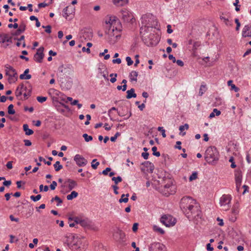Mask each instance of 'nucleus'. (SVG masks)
I'll list each match as a JSON object with an SVG mask.
<instances>
[{"label":"nucleus","instance_id":"obj_1","mask_svg":"<svg viewBox=\"0 0 251 251\" xmlns=\"http://www.w3.org/2000/svg\"><path fill=\"white\" fill-rule=\"evenodd\" d=\"M105 38L110 44H114L121 36L119 22L115 17H109L105 21Z\"/></svg>","mask_w":251,"mask_h":251},{"label":"nucleus","instance_id":"obj_2","mask_svg":"<svg viewBox=\"0 0 251 251\" xmlns=\"http://www.w3.org/2000/svg\"><path fill=\"white\" fill-rule=\"evenodd\" d=\"M154 19V17L152 15H145L142 17L141 23L142 26L140 28V35H142L144 38H146V31L149 30L150 28H152L154 24L151 23L152 21Z\"/></svg>","mask_w":251,"mask_h":251},{"label":"nucleus","instance_id":"obj_3","mask_svg":"<svg viewBox=\"0 0 251 251\" xmlns=\"http://www.w3.org/2000/svg\"><path fill=\"white\" fill-rule=\"evenodd\" d=\"M183 212L188 219L196 218L201 215L200 206L195 201V204L191 203L186 209L182 210Z\"/></svg>","mask_w":251,"mask_h":251},{"label":"nucleus","instance_id":"obj_4","mask_svg":"<svg viewBox=\"0 0 251 251\" xmlns=\"http://www.w3.org/2000/svg\"><path fill=\"white\" fill-rule=\"evenodd\" d=\"M205 159L208 163H212L219 159V152L215 147H208L205 152Z\"/></svg>","mask_w":251,"mask_h":251},{"label":"nucleus","instance_id":"obj_5","mask_svg":"<svg viewBox=\"0 0 251 251\" xmlns=\"http://www.w3.org/2000/svg\"><path fill=\"white\" fill-rule=\"evenodd\" d=\"M146 35L147 36L146 38H144L143 36L141 35L142 39L145 41V43L147 46H156L159 42L160 37L157 34H151L149 35H148V31H146Z\"/></svg>","mask_w":251,"mask_h":251},{"label":"nucleus","instance_id":"obj_6","mask_svg":"<svg viewBox=\"0 0 251 251\" xmlns=\"http://www.w3.org/2000/svg\"><path fill=\"white\" fill-rule=\"evenodd\" d=\"M231 199L229 195H223L220 198V204L223 210L227 211L229 209Z\"/></svg>","mask_w":251,"mask_h":251},{"label":"nucleus","instance_id":"obj_7","mask_svg":"<svg viewBox=\"0 0 251 251\" xmlns=\"http://www.w3.org/2000/svg\"><path fill=\"white\" fill-rule=\"evenodd\" d=\"M122 18L126 22L133 23L135 21L131 12L126 9H123L121 11Z\"/></svg>","mask_w":251,"mask_h":251},{"label":"nucleus","instance_id":"obj_8","mask_svg":"<svg viewBox=\"0 0 251 251\" xmlns=\"http://www.w3.org/2000/svg\"><path fill=\"white\" fill-rule=\"evenodd\" d=\"M191 203L195 204V200L190 197H184L181 199L180 207L182 210L184 209H186Z\"/></svg>","mask_w":251,"mask_h":251},{"label":"nucleus","instance_id":"obj_9","mask_svg":"<svg viewBox=\"0 0 251 251\" xmlns=\"http://www.w3.org/2000/svg\"><path fill=\"white\" fill-rule=\"evenodd\" d=\"M161 222L166 226H173L176 223V219L171 215H163L161 218Z\"/></svg>","mask_w":251,"mask_h":251},{"label":"nucleus","instance_id":"obj_10","mask_svg":"<svg viewBox=\"0 0 251 251\" xmlns=\"http://www.w3.org/2000/svg\"><path fill=\"white\" fill-rule=\"evenodd\" d=\"M12 37L6 33H0V43L2 44L4 48H6L9 45V43H11Z\"/></svg>","mask_w":251,"mask_h":251},{"label":"nucleus","instance_id":"obj_11","mask_svg":"<svg viewBox=\"0 0 251 251\" xmlns=\"http://www.w3.org/2000/svg\"><path fill=\"white\" fill-rule=\"evenodd\" d=\"M149 251H166L165 246L159 242H153L149 246Z\"/></svg>","mask_w":251,"mask_h":251},{"label":"nucleus","instance_id":"obj_12","mask_svg":"<svg viewBox=\"0 0 251 251\" xmlns=\"http://www.w3.org/2000/svg\"><path fill=\"white\" fill-rule=\"evenodd\" d=\"M175 186L172 184L171 182L165 184L162 190V193L164 195L168 196L170 195L175 193Z\"/></svg>","mask_w":251,"mask_h":251},{"label":"nucleus","instance_id":"obj_13","mask_svg":"<svg viewBox=\"0 0 251 251\" xmlns=\"http://www.w3.org/2000/svg\"><path fill=\"white\" fill-rule=\"evenodd\" d=\"M44 48L43 47H40L37 50L36 53L34 55V59L36 62H42L43 59L44 57Z\"/></svg>","mask_w":251,"mask_h":251},{"label":"nucleus","instance_id":"obj_14","mask_svg":"<svg viewBox=\"0 0 251 251\" xmlns=\"http://www.w3.org/2000/svg\"><path fill=\"white\" fill-rule=\"evenodd\" d=\"M74 160L79 167H83L87 164V160L80 154H76L74 157Z\"/></svg>","mask_w":251,"mask_h":251},{"label":"nucleus","instance_id":"obj_15","mask_svg":"<svg viewBox=\"0 0 251 251\" xmlns=\"http://www.w3.org/2000/svg\"><path fill=\"white\" fill-rule=\"evenodd\" d=\"M6 74L9 76V79H13V78L17 79V73L16 70L11 66L6 67Z\"/></svg>","mask_w":251,"mask_h":251},{"label":"nucleus","instance_id":"obj_16","mask_svg":"<svg viewBox=\"0 0 251 251\" xmlns=\"http://www.w3.org/2000/svg\"><path fill=\"white\" fill-rule=\"evenodd\" d=\"M75 8L72 6H67L65 8L63 9V16L65 17L66 19H68L71 15H73L74 13Z\"/></svg>","mask_w":251,"mask_h":251},{"label":"nucleus","instance_id":"obj_17","mask_svg":"<svg viewBox=\"0 0 251 251\" xmlns=\"http://www.w3.org/2000/svg\"><path fill=\"white\" fill-rule=\"evenodd\" d=\"M125 233L121 229H118L114 234V238L117 241H123L125 238Z\"/></svg>","mask_w":251,"mask_h":251},{"label":"nucleus","instance_id":"obj_18","mask_svg":"<svg viewBox=\"0 0 251 251\" xmlns=\"http://www.w3.org/2000/svg\"><path fill=\"white\" fill-rule=\"evenodd\" d=\"M59 73L63 74V75H70L71 73L70 67L66 65H62L58 68Z\"/></svg>","mask_w":251,"mask_h":251},{"label":"nucleus","instance_id":"obj_19","mask_svg":"<svg viewBox=\"0 0 251 251\" xmlns=\"http://www.w3.org/2000/svg\"><path fill=\"white\" fill-rule=\"evenodd\" d=\"M242 34L244 37H251V25H245L243 28Z\"/></svg>","mask_w":251,"mask_h":251},{"label":"nucleus","instance_id":"obj_20","mask_svg":"<svg viewBox=\"0 0 251 251\" xmlns=\"http://www.w3.org/2000/svg\"><path fill=\"white\" fill-rule=\"evenodd\" d=\"M65 184L67 185V187L68 188V190L71 191L72 189H73L76 185L77 183L76 182L72 179H68L65 182Z\"/></svg>","mask_w":251,"mask_h":251},{"label":"nucleus","instance_id":"obj_21","mask_svg":"<svg viewBox=\"0 0 251 251\" xmlns=\"http://www.w3.org/2000/svg\"><path fill=\"white\" fill-rule=\"evenodd\" d=\"M26 90V87L25 86L24 84L20 85L16 90L15 94L17 97L21 96L24 91Z\"/></svg>","mask_w":251,"mask_h":251},{"label":"nucleus","instance_id":"obj_22","mask_svg":"<svg viewBox=\"0 0 251 251\" xmlns=\"http://www.w3.org/2000/svg\"><path fill=\"white\" fill-rule=\"evenodd\" d=\"M242 176L241 172L240 171H236L235 173V179L236 184L239 185L242 182Z\"/></svg>","mask_w":251,"mask_h":251},{"label":"nucleus","instance_id":"obj_23","mask_svg":"<svg viewBox=\"0 0 251 251\" xmlns=\"http://www.w3.org/2000/svg\"><path fill=\"white\" fill-rule=\"evenodd\" d=\"M135 90L133 88H131V89L127 90L126 91L127 95L126 96V98L127 99H131L132 98H136L137 95L134 93Z\"/></svg>","mask_w":251,"mask_h":251},{"label":"nucleus","instance_id":"obj_24","mask_svg":"<svg viewBox=\"0 0 251 251\" xmlns=\"http://www.w3.org/2000/svg\"><path fill=\"white\" fill-rule=\"evenodd\" d=\"M99 72L104 77L105 79L108 80L107 76L108 72L106 69H105V68H103V69L99 68Z\"/></svg>","mask_w":251,"mask_h":251},{"label":"nucleus","instance_id":"obj_25","mask_svg":"<svg viewBox=\"0 0 251 251\" xmlns=\"http://www.w3.org/2000/svg\"><path fill=\"white\" fill-rule=\"evenodd\" d=\"M114 4L118 6H122L128 2V0H113Z\"/></svg>","mask_w":251,"mask_h":251},{"label":"nucleus","instance_id":"obj_26","mask_svg":"<svg viewBox=\"0 0 251 251\" xmlns=\"http://www.w3.org/2000/svg\"><path fill=\"white\" fill-rule=\"evenodd\" d=\"M29 72V69H26L24 73L21 75H20V78L21 79H29L31 77V75H28L27 74Z\"/></svg>","mask_w":251,"mask_h":251},{"label":"nucleus","instance_id":"obj_27","mask_svg":"<svg viewBox=\"0 0 251 251\" xmlns=\"http://www.w3.org/2000/svg\"><path fill=\"white\" fill-rule=\"evenodd\" d=\"M26 28V25L24 22H22L19 26V28L16 31L15 35H19L20 33L23 32Z\"/></svg>","mask_w":251,"mask_h":251},{"label":"nucleus","instance_id":"obj_28","mask_svg":"<svg viewBox=\"0 0 251 251\" xmlns=\"http://www.w3.org/2000/svg\"><path fill=\"white\" fill-rule=\"evenodd\" d=\"M239 204L238 203H236V204H234L232 206V208L231 209V213L232 214H234L238 215L239 213Z\"/></svg>","mask_w":251,"mask_h":251},{"label":"nucleus","instance_id":"obj_29","mask_svg":"<svg viewBox=\"0 0 251 251\" xmlns=\"http://www.w3.org/2000/svg\"><path fill=\"white\" fill-rule=\"evenodd\" d=\"M23 129L25 131V134L27 135H30L33 133V131L28 128V126L27 124H24L23 125Z\"/></svg>","mask_w":251,"mask_h":251},{"label":"nucleus","instance_id":"obj_30","mask_svg":"<svg viewBox=\"0 0 251 251\" xmlns=\"http://www.w3.org/2000/svg\"><path fill=\"white\" fill-rule=\"evenodd\" d=\"M138 75V73L137 72L135 71H132L130 73L129 77L131 81H137V77Z\"/></svg>","mask_w":251,"mask_h":251},{"label":"nucleus","instance_id":"obj_31","mask_svg":"<svg viewBox=\"0 0 251 251\" xmlns=\"http://www.w3.org/2000/svg\"><path fill=\"white\" fill-rule=\"evenodd\" d=\"M78 196L77 192L74 191L71 192V193L67 196V199L68 200H72L73 199L77 197Z\"/></svg>","mask_w":251,"mask_h":251},{"label":"nucleus","instance_id":"obj_32","mask_svg":"<svg viewBox=\"0 0 251 251\" xmlns=\"http://www.w3.org/2000/svg\"><path fill=\"white\" fill-rule=\"evenodd\" d=\"M129 197V194H126V195H125V194H123L121 196V199L119 200V202L120 203H122V202H127L128 201V197Z\"/></svg>","mask_w":251,"mask_h":251},{"label":"nucleus","instance_id":"obj_33","mask_svg":"<svg viewBox=\"0 0 251 251\" xmlns=\"http://www.w3.org/2000/svg\"><path fill=\"white\" fill-rule=\"evenodd\" d=\"M220 19L223 21L225 24L227 26H231L232 25V22L231 21H229L228 19L226 17L221 16Z\"/></svg>","mask_w":251,"mask_h":251},{"label":"nucleus","instance_id":"obj_34","mask_svg":"<svg viewBox=\"0 0 251 251\" xmlns=\"http://www.w3.org/2000/svg\"><path fill=\"white\" fill-rule=\"evenodd\" d=\"M233 81L231 80L227 81V85L229 86H231V89L233 90L235 92H237L239 91V88L237 87L234 84L232 83Z\"/></svg>","mask_w":251,"mask_h":251},{"label":"nucleus","instance_id":"obj_35","mask_svg":"<svg viewBox=\"0 0 251 251\" xmlns=\"http://www.w3.org/2000/svg\"><path fill=\"white\" fill-rule=\"evenodd\" d=\"M54 169L55 171L58 172L62 169L63 166L61 165H60V162L57 161L55 162V163L53 165Z\"/></svg>","mask_w":251,"mask_h":251},{"label":"nucleus","instance_id":"obj_36","mask_svg":"<svg viewBox=\"0 0 251 251\" xmlns=\"http://www.w3.org/2000/svg\"><path fill=\"white\" fill-rule=\"evenodd\" d=\"M198 177V173L197 172H193L192 174L190 176L189 178V181H192L196 180Z\"/></svg>","mask_w":251,"mask_h":251},{"label":"nucleus","instance_id":"obj_37","mask_svg":"<svg viewBox=\"0 0 251 251\" xmlns=\"http://www.w3.org/2000/svg\"><path fill=\"white\" fill-rule=\"evenodd\" d=\"M100 163L97 161L96 159H94L92 160L91 163V166L94 169H96L98 166L99 165Z\"/></svg>","mask_w":251,"mask_h":251},{"label":"nucleus","instance_id":"obj_38","mask_svg":"<svg viewBox=\"0 0 251 251\" xmlns=\"http://www.w3.org/2000/svg\"><path fill=\"white\" fill-rule=\"evenodd\" d=\"M14 106L13 104H10L8 107V113L9 114H14L15 113V111L13 109Z\"/></svg>","mask_w":251,"mask_h":251},{"label":"nucleus","instance_id":"obj_39","mask_svg":"<svg viewBox=\"0 0 251 251\" xmlns=\"http://www.w3.org/2000/svg\"><path fill=\"white\" fill-rule=\"evenodd\" d=\"M206 86L204 85H201L199 91V95L202 96L203 93L206 91Z\"/></svg>","mask_w":251,"mask_h":251},{"label":"nucleus","instance_id":"obj_40","mask_svg":"<svg viewBox=\"0 0 251 251\" xmlns=\"http://www.w3.org/2000/svg\"><path fill=\"white\" fill-rule=\"evenodd\" d=\"M83 137L85 139V141L86 142H89V141H90L91 140H92L93 139V137L92 136H90V135H88L86 133H84L82 135Z\"/></svg>","mask_w":251,"mask_h":251},{"label":"nucleus","instance_id":"obj_41","mask_svg":"<svg viewBox=\"0 0 251 251\" xmlns=\"http://www.w3.org/2000/svg\"><path fill=\"white\" fill-rule=\"evenodd\" d=\"M157 149L156 147H153L152 148V151H153L152 154L153 155L159 157L160 155V153L159 151H157Z\"/></svg>","mask_w":251,"mask_h":251},{"label":"nucleus","instance_id":"obj_42","mask_svg":"<svg viewBox=\"0 0 251 251\" xmlns=\"http://www.w3.org/2000/svg\"><path fill=\"white\" fill-rule=\"evenodd\" d=\"M112 180L114 181L116 184H117L122 181V178L121 176H119L118 177H113L112 178Z\"/></svg>","mask_w":251,"mask_h":251},{"label":"nucleus","instance_id":"obj_43","mask_svg":"<svg viewBox=\"0 0 251 251\" xmlns=\"http://www.w3.org/2000/svg\"><path fill=\"white\" fill-rule=\"evenodd\" d=\"M237 215L234 214H231L229 216V220L231 222H234L237 219Z\"/></svg>","mask_w":251,"mask_h":251},{"label":"nucleus","instance_id":"obj_44","mask_svg":"<svg viewBox=\"0 0 251 251\" xmlns=\"http://www.w3.org/2000/svg\"><path fill=\"white\" fill-rule=\"evenodd\" d=\"M153 229L155 231L159 232L160 234H163L164 233V231L161 228H160L157 226H154Z\"/></svg>","mask_w":251,"mask_h":251},{"label":"nucleus","instance_id":"obj_45","mask_svg":"<svg viewBox=\"0 0 251 251\" xmlns=\"http://www.w3.org/2000/svg\"><path fill=\"white\" fill-rule=\"evenodd\" d=\"M41 198V195H37L36 196H31L30 197V199L33 201H38Z\"/></svg>","mask_w":251,"mask_h":251},{"label":"nucleus","instance_id":"obj_46","mask_svg":"<svg viewBox=\"0 0 251 251\" xmlns=\"http://www.w3.org/2000/svg\"><path fill=\"white\" fill-rule=\"evenodd\" d=\"M189 128V125L187 124H185L183 126H181L179 127V129L180 131L182 132L185 129L187 130Z\"/></svg>","mask_w":251,"mask_h":251},{"label":"nucleus","instance_id":"obj_47","mask_svg":"<svg viewBox=\"0 0 251 251\" xmlns=\"http://www.w3.org/2000/svg\"><path fill=\"white\" fill-rule=\"evenodd\" d=\"M47 99V98L46 97H37V100L38 102L40 103H43L44 101H45Z\"/></svg>","mask_w":251,"mask_h":251},{"label":"nucleus","instance_id":"obj_48","mask_svg":"<svg viewBox=\"0 0 251 251\" xmlns=\"http://www.w3.org/2000/svg\"><path fill=\"white\" fill-rule=\"evenodd\" d=\"M23 94L24 95L25 98L27 99L28 97L30 95V90H27L26 88V90L24 91Z\"/></svg>","mask_w":251,"mask_h":251},{"label":"nucleus","instance_id":"obj_49","mask_svg":"<svg viewBox=\"0 0 251 251\" xmlns=\"http://www.w3.org/2000/svg\"><path fill=\"white\" fill-rule=\"evenodd\" d=\"M157 130L159 131H161L162 133V135L164 138L166 137V134L165 133V130L163 129V127L159 126L157 128Z\"/></svg>","mask_w":251,"mask_h":251},{"label":"nucleus","instance_id":"obj_50","mask_svg":"<svg viewBox=\"0 0 251 251\" xmlns=\"http://www.w3.org/2000/svg\"><path fill=\"white\" fill-rule=\"evenodd\" d=\"M55 201L58 202V203L57 205H59L60 204L62 203V201L58 196H55L54 198H53L51 200V201Z\"/></svg>","mask_w":251,"mask_h":251},{"label":"nucleus","instance_id":"obj_51","mask_svg":"<svg viewBox=\"0 0 251 251\" xmlns=\"http://www.w3.org/2000/svg\"><path fill=\"white\" fill-rule=\"evenodd\" d=\"M126 61L127 62V64L128 66L131 65L133 64V62L131 58L130 57H129V56L126 57Z\"/></svg>","mask_w":251,"mask_h":251},{"label":"nucleus","instance_id":"obj_52","mask_svg":"<svg viewBox=\"0 0 251 251\" xmlns=\"http://www.w3.org/2000/svg\"><path fill=\"white\" fill-rule=\"evenodd\" d=\"M57 186V183L55 181H53L50 187L51 190H54Z\"/></svg>","mask_w":251,"mask_h":251},{"label":"nucleus","instance_id":"obj_53","mask_svg":"<svg viewBox=\"0 0 251 251\" xmlns=\"http://www.w3.org/2000/svg\"><path fill=\"white\" fill-rule=\"evenodd\" d=\"M42 27L46 28L45 31L47 33H50L51 32V26L50 25L44 26L43 25Z\"/></svg>","mask_w":251,"mask_h":251},{"label":"nucleus","instance_id":"obj_54","mask_svg":"<svg viewBox=\"0 0 251 251\" xmlns=\"http://www.w3.org/2000/svg\"><path fill=\"white\" fill-rule=\"evenodd\" d=\"M235 22L236 24V30L237 31L239 30V28L240 27V23L239 21V20L238 19H235Z\"/></svg>","mask_w":251,"mask_h":251},{"label":"nucleus","instance_id":"obj_55","mask_svg":"<svg viewBox=\"0 0 251 251\" xmlns=\"http://www.w3.org/2000/svg\"><path fill=\"white\" fill-rule=\"evenodd\" d=\"M8 27L10 28L12 27L17 28L18 27V25L17 23L14 24H10L8 25Z\"/></svg>","mask_w":251,"mask_h":251},{"label":"nucleus","instance_id":"obj_56","mask_svg":"<svg viewBox=\"0 0 251 251\" xmlns=\"http://www.w3.org/2000/svg\"><path fill=\"white\" fill-rule=\"evenodd\" d=\"M81 222H80L79 224H80L82 226H86L88 225L87 221L85 220L82 219Z\"/></svg>","mask_w":251,"mask_h":251},{"label":"nucleus","instance_id":"obj_57","mask_svg":"<svg viewBox=\"0 0 251 251\" xmlns=\"http://www.w3.org/2000/svg\"><path fill=\"white\" fill-rule=\"evenodd\" d=\"M3 184L4 186L8 187L11 184V180H5L3 182Z\"/></svg>","mask_w":251,"mask_h":251},{"label":"nucleus","instance_id":"obj_58","mask_svg":"<svg viewBox=\"0 0 251 251\" xmlns=\"http://www.w3.org/2000/svg\"><path fill=\"white\" fill-rule=\"evenodd\" d=\"M206 250L208 251H213L214 250V249L211 247L210 243H208L206 245Z\"/></svg>","mask_w":251,"mask_h":251},{"label":"nucleus","instance_id":"obj_59","mask_svg":"<svg viewBox=\"0 0 251 251\" xmlns=\"http://www.w3.org/2000/svg\"><path fill=\"white\" fill-rule=\"evenodd\" d=\"M24 142L25 146H30L32 144L31 142L29 140H24Z\"/></svg>","mask_w":251,"mask_h":251},{"label":"nucleus","instance_id":"obj_60","mask_svg":"<svg viewBox=\"0 0 251 251\" xmlns=\"http://www.w3.org/2000/svg\"><path fill=\"white\" fill-rule=\"evenodd\" d=\"M6 167L8 169H11L13 167L12 166V161H8L6 165Z\"/></svg>","mask_w":251,"mask_h":251},{"label":"nucleus","instance_id":"obj_61","mask_svg":"<svg viewBox=\"0 0 251 251\" xmlns=\"http://www.w3.org/2000/svg\"><path fill=\"white\" fill-rule=\"evenodd\" d=\"M48 4H47L45 2H42L38 4V6L39 8H42V7H45L46 6H48Z\"/></svg>","mask_w":251,"mask_h":251},{"label":"nucleus","instance_id":"obj_62","mask_svg":"<svg viewBox=\"0 0 251 251\" xmlns=\"http://www.w3.org/2000/svg\"><path fill=\"white\" fill-rule=\"evenodd\" d=\"M111 171L110 168H106L104 170L102 171V174L104 175H107L108 173Z\"/></svg>","mask_w":251,"mask_h":251},{"label":"nucleus","instance_id":"obj_63","mask_svg":"<svg viewBox=\"0 0 251 251\" xmlns=\"http://www.w3.org/2000/svg\"><path fill=\"white\" fill-rule=\"evenodd\" d=\"M138 224L137 223H134L132 226V230L133 232H136L138 229Z\"/></svg>","mask_w":251,"mask_h":251},{"label":"nucleus","instance_id":"obj_64","mask_svg":"<svg viewBox=\"0 0 251 251\" xmlns=\"http://www.w3.org/2000/svg\"><path fill=\"white\" fill-rule=\"evenodd\" d=\"M167 32L169 34H171L173 32V30L172 29V26L170 25H168L167 26Z\"/></svg>","mask_w":251,"mask_h":251}]
</instances>
